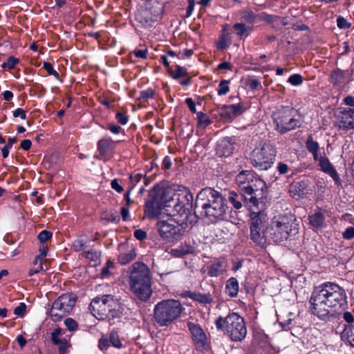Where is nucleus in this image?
I'll return each instance as SVG.
<instances>
[{"label": "nucleus", "instance_id": "f257e3e1", "mask_svg": "<svg viewBox=\"0 0 354 354\" xmlns=\"http://www.w3.org/2000/svg\"><path fill=\"white\" fill-rule=\"evenodd\" d=\"M310 312L327 321L346 305L345 290L336 283L326 282L316 287L310 299Z\"/></svg>", "mask_w": 354, "mask_h": 354}, {"label": "nucleus", "instance_id": "f03ea898", "mask_svg": "<svg viewBox=\"0 0 354 354\" xmlns=\"http://www.w3.org/2000/svg\"><path fill=\"white\" fill-rule=\"evenodd\" d=\"M196 202L201 205L204 215L212 223L223 221L227 217V201L222 194L211 187L201 189L197 195Z\"/></svg>", "mask_w": 354, "mask_h": 354}, {"label": "nucleus", "instance_id": "7ed1b4c3", "mask_svg": "<svg viewBox=\"0 0 354 354\" xmlns=\"http://www.w3.org/2000/svg\"><path fill=\"white\" fill-rule=\"evenodd\" d=\"M89 309L96 319L107 321L111 324H115L123 313L121 304L111 295L95 297L90 304Z\"/></svg>", "mask_w": 354, "mask_h": 354}, {"label": "nucleus", "instance_id": "20e7f679", "mask_svg": "<svg viewBox=\"0 0 354 354\" xmlns=\"http://www.w3.org/2000/svg\"><path fill=\"white\" fill-rule=\"evenodd\" d=\"M131 269L129 282L131 290L138 299L147 301L153 292L150 270L141 262L134 263Z\"/></svg>", "mask_w": 354, "mask_h": 354}, {"label": "nucleus", "instance_id": "39448f33", "mask_svg": "<svg viewBox=\"0 0 354 354\" xmlns=\"http://www.w3.org/2000/svg\"><path fill=\"white\" fill-rule=\"evenodd\" d=\"M299 223L292 214L274 216L270 225V236L275 243H281L299 232Z\"/></svg>", "mask_w": 354, "mask_h": 354}, {"label": "nucleus", "instance_id": "423d86ee", "mask_svg": "<svg viewBox=\"0 0 354 354\" xmlns=\"http://www.w3.org/2000/svg\"><path fill=\"white\" fill-rule=\"evenodd\" d=\"M215 326L218 330L223 331L234 342L242 341L247 335L245 320L236 313H231L225 318L219 316L215 320Z\"/></svg>", "mask_w": 354, "mask_h": 354}, {"label": "nucleus", "instance_id": "0eeeda50", "mask_svg": "<svg viewBox=\"0 0 354 354\" xmlns=\"http://www.w3.org/2000/svg\"><path fill=\"white\" fill-rule=\"evenodd\" d=\"M183 307L178 300L165 299L155 305L153 321L160 326H168L181 315Z\"/></svg>", "mask_w": 354, "mask_h": 354}, {"label": "nucleus", "instance_id": "6e6552de", "mask_svg": "<svg viewBox=\"0 0 354 354\" xmlns=\"http://www.w3.org/2000/svg\"><path fill=\"white\" fill-rule=\"evenodd\" d=\"M268 221V217L264 211L261 209L250 211L249 219L250 238L256 245L261 248H265L267 243L266 230H268L270 232Z\"/></svg>", "mask_w": 354, "mask_h": 354}, {"label": "nucleus", "instance_id": "1a4fd4ad", "mask_svg": "<svg viewBox=\"0 0 354 354\" xmlns=\"http://www.w3.org/2000/svg\"><path fill=\"white\" fill-rule=\"evenodd\" d=\"M186 227L174 217H168L167 220H159L156 223L160 236L168 243L180 241L185 234Z\"/></svg>", "mask_w": 354, "mask_h": 354}, {"label": "nucleus", "instance_id": "9d476101", "mask_svg": "<svg viewBox=\"0 0 354 354\" xmlns=\"http://www.w3.org/2000/svg\"><path fill=\"white\" fill-rule=\"evenodd\" d=\"M296 111L290 106H281L272 113L276 130L284 134L291 130L299 127L300 121L295 118Z\"/></svg>", "mask_w": 354, "mask_h": 354}, {"label": "nucleus", "instance_id": "9b49d317", "mask_svg": "<svg viewBox=\"0 0 354 354\" xmlns=\"http://www.w3.org/2000/svg\"><path fill=\"white\" fill-rule=\"evenodd\" d=\"M276 150L271 144L264 143L261 147H256L250 154L252 165L260 169L267 170L274 163Z\"/></svg>", "mask_w": 354, "mask_h": 354}, {"label": "nucleus", "instance_id": "f8f14e48", "mask_svg": "<svg viewBox=\"0 0 354 354\" xmlns=\"http://www.w3.org/2000/svg\"><path fill=\"white\" fill-rule=\"evenodd\" d=\"M77 297L73 294H63L52 304L49 312L50 319L53 322L60 321L66 316L74 308Z\"/></svg>", "mask_w": 354, "mask_h": 354}, {"label": "nucleus", "instance_id": "ddd939ff", "mask_svg": "<svg viewBox=\"0 0 354 354\" xmlns=\"http://www.w3.org/2000/svg\"><path fill=\"white\" fill-rule=\"evenodd\" d=\"M179 191L182 192L181 198H177L178 202L174 206V213L170 217L176 218L177 221L187 226L190 209L192 207L193 195L189 189L184 187ZM178 195L180 196V194Z\"/></svg>", "mask_w": 354, "mask_h": 354}, {"label": "nucleus", "instance_id": "4468645a", "mask_svg": "<svg viewBox=\"0 0 354 354\" xmlns=\"http://www.w3.org/2000/svg\"><path fill=\"white\" fill-rule=\"evenodd\" d=\"M257 184L263 185V182L260 179L255 178L254 184H248L240 188L239 194L242 197L243 202L246 206L250 207V211L252 209L259 210L258 207L259 199L257 196H259V189L257 187Z\"/></svg>", "mask_w": 354, "mask_h": 354}, {"label": "nucleus", "instance_id": "2eb2a0df", "mask_svg": "<svg viewBox=\"0 0 354 354\" xmlns=\"http://www.w3.org/2000/svg\"><path fill=\"white\" fill-rule=\"evenodd\" d=\"M187 328L192 335V339L196 349L203 351L207 346V337L203 328L196 324L189 322Z\"/></svg>", "mask_w": 354, "mask_h": 354}, {"label": "nucleus", "instance_id": "dca6fc26", "mask_svg": "<svg viewBox=\"0 0 354 354\" xmlns=\"http://www.w3.org/2000/svg\"><path fill=\"white\" fill-rule=\"evenodd\" d=\"M337 126L339 129L348 131L354 129V109H344L340 111Z\"/></svg>", "mask_w": 354, "mask_h": 354}, {"label": "nucleus", "instance_id": "f3484780", "mask_svg": "<svg viewBox=\"0 0 354 354\" xmlns=\"http://www.w3.org/2000/svg\"><path fill=\"white\" fill-rule=\"evenodd\" d=\"M330 78L334 86L343 87L353 80L352 72L337 68L331 71Z\"/></svg>", "mask_w": 354, "mask_h": 354}, {"label": "nucleus", "instance_id": "a211bd4d", "mask_svg": "<svg viewBox=\"0 0 354 354\" xmlns=\"http://www.w3.org/2000/svg\"><path fill=\"white\" fill-rule=\"evenodd\" d=\"M317 161H319V165L321 170L328 174L334 180L337 186H340L342 185V181L339 176L332 163L330 162L329 159L324 156H319Z\"/></svg>", "mask_w": 354, "mask_h": 354}, {"label": "nucleus", "instance_id": "6ab92c4d", "mask_svg": "<svg viewBox=\"0 0 354 354\" xmlns=\"http://www.w3.org/2000/svg\"><path fill=\"white\" fill-rule=\"evenodd\" d=\"M161 205L157 197L150 196L145 205V214L149 219H153L160 214Z\"/></svg>", "mask_w": 354, "mask_h": 354}, {"label": "nucleus", "instance_id": "aec40b11", "mask_svg": "<svg viewBox=\"0 0 354 354\" xmlns=\"http://www.w3.org/2000/svg\"><path fill=\"white\" fill-rule=\"evenodd\" d=\"M207 274L211 277H216L227 270V263L224 260H216L208 266Z\"/></svg>", "mask_w": 354, "mask_h": 354}, {"label": "nucleus", "instance_id": "412c9836", "mask_svg": "<svg viewBox=\"0 0 354 354\" xmlns=\"http://www.w3.org/2000/svg\"><path fill=\"white\" fill-rule=\"evenodd\" d=\"M253 178L254 175L252 171L243 170L236 176V182L241 187L242 186H246L248 184H254Z\"/></svg>", "mask_w": 354, "mask_h": 354}, {"label": "nucleus", "instance_id": "4be33fe9", "mask_svg": "<svg viewBox=\"0 0 354 354\" xmlns=\"http://www.w3.org/2000/svg\"><path fill=\"white\" fill-rule=\"evenodd\" d=\"M239 288V282L235 277H231L226 281L225 293L230 297L237 296Z\"/></svg>", "mask_w": 354, "mask_h": 354}, {"label": "nucleus", "instance_id": "5701e85b", "mask_svg": "<svg viewBox=\"0 0 354 354\" xmlns=\"http://www.w3.org/2000/svg\"><path fill=\"white\" fill-rule=\"evenodd\" d=\"M309 223L316 229L322 228L325 222V217L321 212H316L308 216Z\"/></svg>", "mask_w": 354, "mask_h": 354}, {"label": "nucleus", "instance_id": "b1692460", "mask_svg": "<svg viewBox=\"0 0 354 354\" xmlns=\"http://www.w3.org/2000/svg\"><path fill=\"white\" fill-rule=\"evenodd\" d=\"M306 147L308 152L313 155L314 160H318V158L319 157L318 154L319 145L317 142L313 140L311 135L308 136L306 141Z\"/></svg>", "mask_w": 354, "mask_h": 354}, {"label": "nucleus", "instance_id": "393cba45", "mask_svg": "<svg viewBox=\"0 0 354 354\" xmlns=\"http://www.w3.org/2000/svg\"><path fill=\"white\" fill-rule=\"evenodd\" d=\"M114 142L111 138H104L97 142V150L100 153L105 154L113 148Z\"/></svg>", "mask_w": 354, "mask_h": 354}, {"label": "nucleus", "instance_id": "a878e982", "mask_svg": "<svg viewBox=\"0 0 354 354\" xmlns=\"http://www.w3.org/2000/svg\"><path fill=\"white\" fill-rule=\"evenodd\" d=\"M189 297L199 303L207 304H210L212 301V297L209 293L202 294L200 292H189Z\"/></svg>", "mask_w": 354, "mask_h": 354}, {"label": "nucleus", "instance_id": "bb28decb", "mask_svg": "<svg viewBox=\"0 0 354 354\" xmlns=\"http://www.w3.org/2000/svg\"><path fill=\"white\" fill-rule=\"evenodd\" d=\"M136 257V252L133 248H131L124 253L118 255V261L122 265H125L132 261Z\"/></svg>", "mask_w": 354, "mask_h": 354}, {"label": "nucleus", "instance_id": "cd10ccee", "mask_svg": "<svg viewBox=\"0 0 354 354\" xmlns=\"http://www.w3.org/2000/svg\"><path fill=\"white\" fill-rule=\"evenodd\" d=\"M305 189L303 182H295L290 185L289 192L292 197H300Z\"/></svg>", "mask_w": 354, "mask_h": 354}, {"label": "nucleus", "instance_id": "c85d7f7f", "mask_svg": "<svg viewBox=\"0 0 354 354\" xmlns=\"http://www.w3.org/2000/svg\"><path fill=\"white\" fill-rule=\"evenodd\" d=\"M228 201L236 209H240L243 207V200L239 193L234 191L230 192Z\"/></svg>", "mask_w": 354, "mask_h": 354}, {"label": "nucleus", "instance_id": "c756f323", "mask_svg": "<svg viewBox=\"0 0 354 354\" xmlns=\"http://www.w3.org/2000/svg\"><path fill=\"white\" fill-rule=\"evenodd\" d=\"M344 330L342 332V337L346 339L348 342L354 347V326L344 325Z\"/></svg>", "mask_w": 354, "mask_h": 354}, {"label": "nucleus", "instance_id": "7c9ffc66", "mask_svg": "<svg viewBox=\"0 0 354 354\" xmlns=\"http://www.w3.org/2000/svg\"><path fill=\"white\" fill-rule=\"evenodd\" d=\"M241 18L247 23L253 24L258 20L259 15L252 10H244L241 12Z\"/></svg>", "mask_w": 354, "mask_h": 354}, {"label": "nucleus", "instance_id": "2f4dec72", "mask_svg": "<svg viewBox=\"0 0 354 354\" xmlns=\"http://www.w3.org/2000/svg\"><path fill=\"white\" fill-rule=\"evenodd\" d=\"M233 28L236 30V35L240 37H243L248 30H252V28L247 26L243 23L234 24Z\"/></svg>", "mask_w": 354, "mask_h": 354}, {"label": "nucleus", "instance_id": "473e14b6", "mask_svg": "<svg viewBox=\"0 0 354 354\" xmlns=\"http://www.w3.org/2000/svg\"><path fill=\"white\" fill-rule=\"evenodd\" d=\"M80 255L82 257L90 259L93 261H97L100 256V253L93 250H89L87 251L82 252Z\"/></svg>", "mask_w": 354, "mask_h": 354}, {"label": "nucleus", "instance_id": "72a5a7b5", "mask_svg": "<svg viewBox=\"0 0 354 354\" xmlns=\"http://www.w3.org/2000/svg\"><path fill=\"white\" fill-rule=\"evenodd\" d=\"M170 74L174 79H179L187 75V69L184 67L176 66L175 71H170Z\"/></svg>", "mask_w": 354, "mask_h": 354}, {"label": "nucleus", "instance_id": "f704fd0d", "mask_svg": "<svg viewBox=\"0 0 354 354\" xmlns=\"http://www.w3.org/2000/svg\"><path fill=\"white\" fill-rule=\"evenodd\" d=\"M109 341L112 346L120 348L122 346V344L119 338V335L116 331L112 330L109 334Z\"/></svg>", "mask_w": 354, "mask_h": 354}, {"label": "nucleus", "instance_id": "c9c22d12", "mask_svg": "<svg viewBox=\"0 0 354 354\" xmlns=\"http://www.w3.org/2000/svg\"><path fill=\"white\" fill-rule=\"evenodd\" d=\"M230 80H223L220 82L218 88L217 89L219 95H224L230 91L229 87Z\"/></svg>", "mask_w": 354, "mask_h": 354}, {"label": "nucleus", "instance_id": "e433bc0d", "mask_svg": "<svg viewBox=\"0 0 354 354\" xmlns=\"http://www.w3.org/2000/svg\"><path fill=\"white\" fill-rule=\"evenodd\" d=\"M227 109L230 110L234 117L241 115L245 111L244 106L241 103L228 105Z\"/></svg>", "mask_w": 354, "mask_h": 354}, {"label": "nucleus", "instance_id": "4c0bfd02", "mask_svg": "<svg viewBox=\"0 0 354 354\" xmlns=\"http://www.w3.org/2000/svg\"><path fill=\"white\" fill-rule=\"evenodd\" d=\"M230 44V39L225 35H222L220 37L219 41L217 42L216 46L220 50H225L229 47Z\"/></svg>", "mask_w": 354, "mask_h": 354}, {"label": "nucleus", "instance_id": "58836bf2", "mask_svg": "<svg viewBox=\"0 0 354 354\" xmlns=\"http://www.w3.org/2000/svg\"><path fill=\"white\" fill-rule=\"evenodd\" d=\"M87 241L82 239H77L75 240L72 244V248L75 252H80L86 246Z\"/></svg>", "mask_w": 354, "mask_h": 354}, {"label": "nucleus", "instance_id": "ea45409f", "mask_svg": "<svg viewBox=\"0 0 354 354\" xmlns=\"http://www.w3.org/2000/svg\"><path fill=\"white\" fill-rule=\"evenodd\" d=\"M19 62L18 58L15 57L14 56H10L6 62H3L1 65V67L5 68H8L9 69H12L15 68L17 64Z\"/></svg>", "mask_w": 354, "mask_h": 354}, {"label": "nucleus", "instance_id": "a19ab883", "mask_svg": "<svg viewBox=\"0 0 354 354\" xmlns=\"http://www.w3.org/2000/svg\"><path fill=\"white\" fill-rule=\"evenodd\" d=\"M228 105H223L221 108L220 114L222 117V118L225 120H231L234 116L232 113H231L230 110L228 109Z\"/></svg>", "mask_w": 354, "mask_h": 354}, {"label": "nucleus", "instance_id": "79ce46f5", "mask_svg": "<svg viewBox=\"0 0 354 354\" xmlns=\"http://www.w3.org/2000/svg\"><path fill=\"white\" fill-rule=\"evenodd\" d=\"M197 118L198 120V124L200 125H203L204 127H206L211 123V120H209L208 116H207V115L203 113V112H198Z\"/></svg>", "mask_w": 354, "mask_h": 354}, {"label": "nucleus", "instance_id": "37998d69", "mask_svg": "<svg viewBox=\"0 0 354 354\" xmlns=\"http://www.w3.org/2000/svg\"><path fill=\"white\" fill-rule=\"evenodd\" d=\"M64 324L70 331H75L78 328L77 322L73 318L68 317L64 320Z\"/></svg>", "mask_w": 354, "mask_h": 354}, {"label": "nucleus", "instance_id": "c03bdc74", "mask_svg": "<svg viewBox=\"0 0 354 354\" xmlns=\"http://www.w3.org/2000/svg\"><path fill=\"white\" fill-rule=\"evenodd\" d=\"M288 82L293 86H299L303 82V78L299 74H294L289 77Z\"/></svg>", "mask_w": 354, "mask_h": 354}, {"label": "nucleus", "instance_id": "a18cd8bd", "mask_svg": "<svg viewBox=\"0 0 354 354\" xmlns=\"http://www.w3.org/2000/svg\"><path fill=\"white\" fill-rule=\"evenodd\" d=\"M43 68L50 75H53L56 79H59V73L53 68V65L50 63L44 62Z\"/></svg>", "mask_w": 354, "mask_h": 354}, {"label": "nucleus", "instance_id": "49530a36", "mask_svg": "<svg viewBox=\"0 0 354 354\" xmlns=\"http://www.w3.org/2000/svg\"><path fill=\"white\" fill-rule=\"evenodd\" d=\"M155 92L151 88H148L145 91H142L140 93V99L147 101L149 98H153L154 97Z\"/></svg>", "mask_w": 354, "mask_h": 354}, {"label": "nucleus", "instance_id": "de8ad7c7", "mask_svg": "<svg viewBox=\"0 0 354 354\" xmlns=\"http://www.w3.org/2000/svg\"><path fill=\"white\" fill-rule=\"evenodd\" d=\"M52 235L53 234L51 232L48 230H43L39 234L38 239L41 243H44L48 240L50 239Z\"/></svg>", "mask_w": 354, "mask_h": 354}, {"label": "nucleus", "instance_id": "09e8293b", "mask_svg": "<svg viewBox=\"0 0 354 354\" xmlns=\"http://www.w3.org/2000/svg\"><path fill=\"white\" fill-rule=\"evenodd\" d=\"M337 26L339 28L347 29L351 27V24L343 17L339 16L337 19Z\"/></svg>", "mask_w": 354, "mask_h": 354}, {"label": "nucleus", "instance_id": "8fccbe9b", "mask_svg": "<svg viewBox=\"0 0 354 354\" xmlns=\"http://www.w3.org/2000/svg\"><path fill=\"white\" fill-rule=\"evenodd\" d=\"M131 53L133 54L137 58L145 59L147 57L148 50L147 48L142 50H134Z\"/></svg>", "mask_w": 354, "mask_h": 354}, {"label": "nucleus", "instance_id": "3c124183", "mask_svg": "<svg viewBox=\"0 0 354 354\" xmlns=\"http://www.w3.org/2000/svg\"><path fill=\"white\" fill-rule=\"evenodd\" d=\"M56 345H57L59 347V354H65L68 347L67 340L64 338H62Z\"/></svg>", "mask_w": 354, "mask_h": 354}, {"label": "nucleus", "instance_id": "603ef678", "mask_svg": "<svg viewBox=\"0 0 354 354\" xmlns=\"http://www.w3.org/2000/svg\"><path fill=\"white\" fill-rule=\"evenodd\" d=\"M110 346L109 339L102 337L99 340L98 347L101 351L106 350Z\"/></svg>", "mask_w": 354, "mask_h": 354}, {"label": "nucleus", "instance_id": "864d4df0", "mask_svg": "<svg viewBox=\"0 0 354 354\" xmlns=\"http://www.w3.org/2000/svg\"><path fill=\"white\" fill-rule=\"evenodd\" d=\"M277 171L279 173V174L283 175V174H286L288 173V171L289 170V167L287 164H286L283 162H279L277 164Z\"/></svg>", "mask_w": 354, "mask_h": 354}, {"label": "nucleus", "instance_id": "5fc2aeb1", "mask_svg": "<svg viewBox=\"0 0 354 354\" xmlns=\"http://www.w3.org/2000/svg\"><path fill=\"white\" fill-rule=\"evenodd\" d=\"M26 308V305L24 303L20 304L14 309V313L16 315L22 317L24 316Z\"/></svg>", "mask_w": 354, "mask_h": 354}, {"label": "nucleus", "instance_id": "6e6d98bb", "mask_svg": "<svg viewBox=\"0 0 354 354\" xmlns=\"http://www.w3.org/2000/svg\"><path fill=\"white\" fill-rule=\"evenodd\" d=\"M343 238L347 240L354 238V227H349L342 234Z\"/></svg>", "mask_w": 354, "mask_h": 354}, {"label": "nucleus", "instance_id": "4d7b16f0", "mask_svg": "<svg viewBox=\"0 0 354 354\" xmlns=\"http://www.w3.org/2000/svg\"><path fill=\"white\" fill-rule=\"evenodd\" d=\"M115 118L119 123L121 124H126L129 120L128 116L123 113L118 112L115 115Z\"/></svg>", "mask_w": 354, "mask_h": 354}, {"label": "nucleus", "instance_id": "13d9d810", "mask_svg": "<svg viewBox=\"0 0 354 354\" xmlns=\"http://www.w3.org/2000/svg\"><path fill=\"white\" fill-rule=\"evenodd\" d=\"M14 118L19 117L21 120L26 119V111L21 108L17 109L12 113Z\"/></svg>", "mask_w": 354, "mask_h": 354}, {"label": "nucleus", "instance_id": "bf43d9fd", "mask_svg": "<svg viewBox=\"0 0 354 354\" xmlns=\"http://www.w3.org/2000/svg\"><path fill=\"white\" fill-rule=\"evenodd\" d=\"M110 268H113V263L111 261L106 263V266L102 269L101 276L104 278L109 275Z\"/></svg>", "mask_w": 354, "mask_h": 354}, {"label": "nucleus", "instance_id": "052dcab7", "mask_svg": "<svg viewBox=\"0 0 354 354\" xmlns=\"http://www.w3.org/2000/svg\"><path fill=\"white\" fill-rule=\"evenodd\" d=\"M105 218L109 221L113 223H118L120 221V216L117 214L116 212H110L108 213L105 217Z\"/></svg>", "mask_w": 354, "mask_h": 354}, {"label": "nucleus", "instance_id": "680f3d73", "mask_svg": "<svg viewBox=\"0 0 354 354\" xmlns=\"http://www.w3.org/2000/svg\"><path fill=\"white\" fill-rule=\"evenodd\" d=\"M111 188L115 190L118 193H122L124 191V189L122 185H120L117 179H113L111 183Z\"/></svg>", "mask_w": 354, "mask_h": 354}, {"label": "nucleus", "instance_id": "e2e57ef3", "mask_svg": "<svg viewBox=\"0 0 354 354\" xmlns=\"http://www.w3.org/2000/svg\"><path fill=\"white\" fill-rule=\"evenodd\" d=\"M107 129L114 134H118L122 131L120 126L112 123L108 124Z\"/></svg>", "mask_w": 354, "mask_h": 354}, {"label": "nucleus", "instance_id": "0e129e2a", "mask_svg": "<svg viewBox=\"0 0 354 354\" xmlns=\"http://www.w3.org/2000/svg\"><path fill=\"white\" fill-rule=\"evenodd\" d=\"M259 20H263L269 24H271L273 22V17L271 15L267 14L266 12H262L261 15H259Z\"/></svg>", "mask_w": 354, "mask_h": 354}, {"label": "nucleus", "instance_id": "69168bd1", "mask_svg": "<svg viewBox=\"0 0 354 354\" xmlns=\"http://www.w3.org/2000/svg\"><path fill=\"white\" fill-rule=\"evenodd\" d=\"M134 236L140 241H142L146 239L147 233L142 230H136L134 232Z\"/></svg>", "mask_w": 354, "mask_h": 354}, {"label": "nucleus", "instance_id": "338daca9", "mask_svg": "<svg viewBox=\"0 0 354 354\" xmlns=\"http://www.w3.org/2000/svg\"><path fill=\"white\" fill-rule=\"evenodd\" d=\"M185 103L188 106L189 110L192 113L196 112L195 102H194V100L192 98H190V97L186 98Z\"/></svg>", "mask_w": 354, "mask_h": 354}, {"label": "nucleus", "instance_id": "774afa93", "mask_svg": "<svg viewBox=\"0 0 354 354\" xmlns=\"http://www.w3.org/2000/svg\"><path fill=\"white\" fill-rule=\"evenodd\" d=\"M31 146H32V142L30 140H28V139L22 140L20 144V147L25 151L29 150L30 149Z\"/></svg>", "mask_w": 354, "mask_h": 354}]
</instances>
